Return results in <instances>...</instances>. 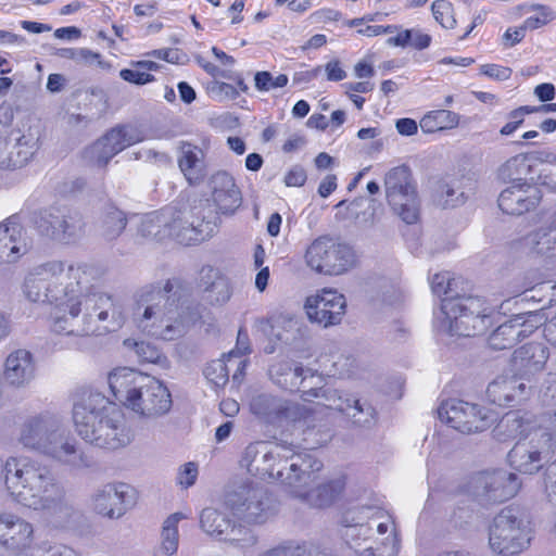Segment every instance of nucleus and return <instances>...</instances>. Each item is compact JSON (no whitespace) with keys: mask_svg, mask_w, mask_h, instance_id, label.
<instances>
[{"mask_svg":"<svg viewBox=\"0 0 556 556\" xmlns=\"http://www.w3.org/2000/svg\"><path fill=\"white\" fill-rule=\"evenodd\" d=\"M178 280H168L163 289L150 291L138 303L134 318L142 332L164 341L176 340L185 334L188 307H185V301L178 303Z\"/></svg>","mask_w":556,"mask_h":556,"instance_id":"nucleus-8","label":"nucleus"},{"mask_svg":"<svg viewBox=\"0 0 556 556\" xmlns=\"http://www.w3.org/2000/svg\"><path fill=\"white\" fill-rule=\"evenodd\" d=\"M250 352V340L249 336L245 331L241 329L238 332L236 349L230 351L227 354L228 362H233L236 357H241L242 355Z\"/></svg>","mask_w":556,"mask_h":556,"instance_id":"nucleus-62","label":"nucleus"},{"mask_svg":"<svg viewBox=\"0 0 556 556\" xmlns=\"http://www.w3.org/2000/svg\"><path fill=\"white\" fill-rule=\"evenodd\" d=\"M269 376L274 383L289 391L307 390L312 387L308 380L318 379L312 369L295 365L290 361H281L270 366Z\"/></svg>","mask_w":556,"mask_h":556,"instance_id":"nucleus-28","label":"nucleus"},{"mask_svg":"<svg viewBox=\"0 0 556 556\" xmlns=\"http://www.w3.org/2000/svg\"><path fill=\"white\" fill-rule=\"evenodd\" d=\"M184 518L180 513L168 516L162 527L160 549L168 556L177 553L179 545L178 522Z\"/></svg>","mask_w":556,"mask_h":556,"instance_id":"nucleus-48","label":"nucleus"},{"mask_svg":"<svg viewBox=\"0 0 556 556\" xmlns=\"http://www.w3.org/2000/svg\"><path fill=\"white\" fill-rule=\"evenodd\" d=\"M290 452L264 441L253 442L244 448L240 466L252 476L280 481L298 491L314 480L323 463L312 454Z\"/></svg>","mask_w":556,"mask_h":556,"instance_id":"nucleus-4","label":"nucleus"},{"mask_svg":"<svg viewBox=\"0 0 556 556\" xmlns=\"http://www.w3.org/2000/svg\"><path fill=\"white\" fill-rule=\"evenodd\" d=\"M39 149V138L27 132L17 138L0 137V168L14 170L26 166Z\"/></svg>","mask_w":556,"mask_h":556,"instance_id":"nucleus-21","label":"nucleus"},{"mask_svg":"<svg viewBox=\"0 0 556 556\" xmlns=\"http://www.w3.org/2000/svg\"><path fill=\"white\" fill-rule=\"evenodd\" d=\"M212 94L218 97L220 100L229 99L235 100L239 96V91L232 85L222 81H215L210 88Z\"/></svg>","mask_w":556,"mask_h":556,"instance_id":"nucleus-61","label":"nucleus"},{"mask_svg":"<svg viewBox=\"0 0 556 556\" xmlns=\"http://www.w3.org/2000/svg\"><path fill=\"white\" fill-rule=\"evenodd\" d=\"M33 247L26 230L14 219L0 224V263H14Z\"/></svg>","mask_w":556,"mask_h":556,"instance_id":"nucleus-25","label":"nucleus"},{"mask_svg":"<svg viewBox=\"0 0 556 556\" xmlns=\"http://www.w3.org/2000/svg\"><path fill=\"white\" fill-rule=\"evenodd\" d=\"M304 549V544L294 541H285L264 551L258 556H302Z\"/></svg>","mask_w":556,"mask_h":556,"instance_id":"nucleus-56","label":"nucleus"},{"mask_svg":"<svg viewBox=\"0 0 556 556\" xmlns=\"http://www.w3.org/2000/svg\"><path fill=\"white\" fill-rule=\"evenodd\" d=\"M530 172L528 159L523 154H518L507 160L497 170L498 178L504 182L518 184L526 182L525 176Z\"/></svg>","mask_w":556,"mask_h":556,"instance_id":"nucleus-47","label":"nucleus"},{"mask_svg":"<svg viewBox=\"0 0 556 556\" xmlns=\"http://www.w3.org/2000/svg\"><path fill=\"white\" fill-rule=\"evenodd\" d=\"M460 116L448 110H435L427 113L420 119V128L426 134H433L458 126Z\"/></svg>","mask_w":556,"mask_h":556,"instance_id":"nucleus-43","label":"nucleus"},{"mask_svg":"<svg viewBox=\"0 0 556 556\" xmlns=\"http://www.w3.org/2000/svg\"><path fill=\"white\" fill-rule=\"evenodd\" d=\"M34 542L33 525L10 514L0 515V544L9 549L18 551L29 547Z\"/></svg>","mask_w":556,"mask_h":556,"instance_id":"nucleus-27","label":"nucleus"},{"mask_svg":"<svg viewBox=\"0 0 556 556\" xmlns=\"http://www.w3.org/2000/svg\"><path fill=\"white\" fill-rule=\"evenodd\" d=\"M127 225L126 214L113 204H106L102 210L99 231L105 241L116 240Z\"/></svg>","mask_w":556,"mask_h":556,"instance_id":"nucleus-39","label":"nucleus"},{"mask_svg":"<svg viewBox=\"0 0 556 556\" xmlns=\"http://www.w3.org/2000/svg\"><path fill=\"white\" fill-rule=\"evenodd\" d=\"M18 442L59 466L72 471H83L94 466L93 458L85 451L67 427L64 418L43 412L28 417L20 428Z\"/></svg>","mask_w":556,"mask_h":556,"instance_id":"nucleus-2","label":"nucleus"},{"mask_svg":"<svg viewBox=\"0 0 556 556\" xmlns=\"http://www.w3.org/2000/svg\"><path fill=\"white\" fill-rule=\"evenodd\" d=\"M466 195L456 181L438 180L433 187V200L443 207H457L466 202Z\"/></svg>","mask_w":556,"mask_h":556,"instance_id":"nucleus-42","label":"nucleus"},{"mask_svg":"<svg viewBox=\"0 0 556 556\" xmlns=\"http://www.w3.org/2000/svg\"><path fill=\"white\" fill-rule=\"evenodd\" d=\"M542 200V192L535 185L528 182L513 184L498 197V207L509 215H522L534 210Z\"/></svg>","mask_w":556,"mask_h":556,"instance_id":"nucleus-23","label":"nucleus"},{"mask_svg":"<svg viewBox=\"0 0 556 556\" xmlns=\"http://www.w3.org/2000/svg\"><path fill=\"white\" fill-rule=\"evenodd\" d=\"M63 213L64 208L60 207H50L40 211L33 217V224L41 236L56 241L58 233L61 230Z\"/></svg>","mask_w":556,"mask_h":556,"instance_id":"nucleus-40","label":"nucleus"},{"mask_svg":"<svg viewBox=\"0 0 556 556\" xmlns=\"http://www.w3.org/2000/svg\"><path fill=\"white\" fill-rule=\"evenodd\" d=\"M317 472L314 480L306 486L292 489L293 493L299 497H305L312 505L317 507L330 506L343 492L345 488V478L342 475L329 478L319 483L315 489L307 491V488L316 480Z\"/></svg>","mask_w":556,"mask_h":556,"instance_id":"nucleus-35","label":"nucleus"},{"mask_svg":"<svg viewBox=\"0 0 556 556\" xmlns=\"http://www.w3.org/2000/svg\"><path fill=\"white\" fill-rule=\"evenodd\" d=\"M223 539L240 548L251 547L257 542V536L251 529L241 525L236 526L232 523L228 530V533H225Z\"/></svg>","mask_w":556,"mask_h":556,"instance_id":"nucleus-53","label":"nucleus"},{"mask_svg":"<svg viewBox=\"0 0 556 556\" xmlns=\"http://www.w3.org/2000/svg\"><path fill=\"white\" fill-rule=\"evenodd\" d=\"M217 228V216L206 202L190 207L166 206L146 214L139 225L142 238L162 241L175 238L184 244L210 238Z\"/></svg>","mask_w":556,"mask_h":556,"instance_id":"nucleus-5","label":"nucleus"},{"mask_svg":"<svg viewBox=\"0 0 556 556\" xmlns=\"http://www.w3.org/2000/svg\"><path fill=\"white\" fill-rule=\"evenodd\" d=\"M527 114H531L530 105L513 110L507 116L508 122L501 128L500 134L503 136L511 135L523 123Z\"/></svg>","mask_w":556,"mask_h":556,"instance_id":"nucleus-58","label":"nucleus"},{"mask_svg":"<svg viewBox=\"0 0 556 556\" xmlns=\"http://www.w3.org/2000/svg\"><path fill=\"white\" fill-rule=\"evenodd\" d=\"M438 415L441 421L462 433L480 432L489 426L481 407L463 401L443 402L438 408Z\"/></svg>","mask_w":556,"mask_h":556,"instance_id":"nucleus-20","label":"nucleus"},{"mask_svg":"<svg viewBox=\"0 0 556 556\" xmlns=\"http://www.w3.org/2000/svg\"><path fill=\"white\" fill-rule=\"evenodd\" d=\"M199 288L207 293V300L212 304L224 303L230 298L226 279L219 270L212 266H203L198 278Z\"/></svg>","mask_w":556,"mask_h":556,"instance_id":"nucleus-37","label":"nucleus"},{"mask_svg":"<svg viewBox=\"0 0 556 556\" xmlns=\"http://www.w3.org/2000/svg\"><path fill=\"white\" fill-rule=\"evenodd\" d=\"M178 166L190 186L202 184L207 176L205 152L190 142H181L179 147Z\"/></svg>","mask_w":556,"mask_h":556,"instance_id":"nucleus-34","label":"nucleus"},{"mask_svg":"<svg viewBox=\"0 0 556 556\" xmlns=\"http://www.w3.org/2000/svg\"><path fill=\"white\" fill-rule=\"evenodd\" d=\"M343 414L356 426L368 427L375 419L376 412L374 407L351 396Z\"/></svg>","mask_w":556,"mask_h":556,"instance_id":"nucleus-50","label":"nucleus"},{"mask_svg":"<svg viewBox=\"0 0 556 556\" xmlns=\"http://www.w3.org/2000/svg\"><path fill=\"white\" fill-rule=\"evenodd\" d=\"M231 521L228 517L213 507L204 508L200 514V527L208 535L223 539L228 533Z\"/></svg>","mask_w":556,"mask_h":556,"instance_id":"nucleus-45","label":"nucleus"},{"mask_svg":"<svg viewBox=\"0 0 556 556\" xmlns=\"http://www.w3.org/2000/svg\"><path fill=\"white\" fill-rule=\"evenodd\" d=\"M535 329L523 315H516L500 325L489 337L492 350L501 351L515 346L517 342L528 338Z\"/></svg>","mask_w":556,"mask_h":556,"instance_id":"nucleus-31","label":"nucleus"},{"mask_svg":"<svg viewBox=\"0 0 556 556\" xmlns=\"http://www.w3.org/2000/svg\"><path fill=\"white\" fill-rule=\"evenodd\" d=\"M288 76L280 74L274 77L269 72H257L254 76L255 88L260 91H270L275 88H282L288 84Z\"/></svg>","mask_w":556,"mask_h":556,"instance_id":"nucleus-54","label":"nucleus"},{"mask_svg":"<svg viewBox=\"0 0 556 556\" xmlns=\"http://www.w3.org/2000/svg\"><path fill=\"white\" fill-rule=\"evenodd\" d=\"M131 66V68H124L119 72L121 78L125 81L141 86L154 80V76L138 67L136 62H132Z\"/></svg>","mask_w":556,"mask_h":556,"instance_id":"nucleus-57","label":"nucleus"},{"mask_svg":"<svg viewBox=\"0 0 556 556\" xmlns=\"http://www.w3.org/2000/svg\"><path fill=\"white\" fill-rule=\"evenodd\" d=\"M306 178L305 169L300 165H295L286 174L285 184L288 187H301L305 184Z\"/></svg>","mask_w":556,"mask_h":556,"instance_id":"nucleus-64","label":"nucleus"},{"mask_svg":"<svg viewBox=\"0 0 556 556\" xmlns=\"http://www.w3.org/2000/svg\"><path fill=\"white\" fill-rule=\"evenodd\" d=\"M36 366L30 352L16 350L5 361L4 379L13 387H24L34 378Z\"/></svg>","mask_w":556,"mask_h":556,"instance_id":"nucleus-36","label":"nucleus"},{"mask_svg":"<svg viewBox=\"0 0 556 556\" xmlns=\"http://www.w3.org/2000/svg\"><path fill=\"white\" fill-rule=\"evenodd\" d=\"M521 380L522 378H519L516 374L514 376H500L495 378L486 389L489 400L502 406L528 399L531 394L532 386Z\"/></svg>","mask_w":556,"mask_h":556,"instance_id":"nucleus-29","label":"nucleus"},{"mask_svg":"<svg viewBox=\"0 0 556 556\" xmlns=\"http://www.w3.org/2000/svg\"><path fill=\"white\" fill-rule=\"evenodd\" d=\"M211 198L216 206V211L212 205L205 201L211 210L218 216V213L224 215L233 214L242 203V194L237 186L235 178L227 172H217L210 178ZM201 202H203L201 200ZM200 201L197 203L199 204ZM219 217H217V223Z\"/></svg>","mask_w":556,"mask_h":556,"instance_id":"nucleus-22","label":"nucleus"},{"mask_svg":"<svg viewBox=\"0 0 556 556\" xmlns=\"http://www.w3.org/2000/svg\"><path fill=\"white\" fill-rule=\"evenodd\" d=\"M123 344L126 349L134 351L140 362L156 364L162 368H168L169 366L167 357L150 342L129 338L124 340Z\"/></svg>","mask_w":556,"mask_h":556,"instance_id":"nucleus-46","label":"nucleus"},{"mask_svg":"<svg viewBox=\"0 0 556 556\" xmlns=\"http://www.w3.org/2000/svg\"><path fill=\"white\" fill-rule=\"evenodd\" d=\"M72 419L77 434L92 446L115 451L132 440L123 412L99 392H84L78 396Z\"/></svg>","mask_w":556,"mask_h":556,"instance_id":"nucleus-3","label":"nucleus"},{"mask_svg":"<svg viewBox=\"0 0 556 556\" xmlns=\"http://www.w3.org/2000/svg\"><path fill=\"white\" fill-rule=\"evenodd\" d=\"M548 356V348L543 343H528L514 352L511 366L519 378L530 382L533 376L544 369Z\"/></svg>","mask_w":556,"mask_h":556,"instance_id":"nucleus-26","label":"nucleus"},{"mask_svg":"<svg viewBox=\"0 0 556 556\" xmlns=\"http://www.w3.org/2000/svg\"><path fill=\"white\" fill-rule=\"evenodd\" d=\"M225 505L235 517L249 525H263L276 514V504L262 484L244 481L227 492Z\"/></svg>","mask_w":556,"mask_h":556,"instance_id":"nucleus-12","label":"nucleus"},{"mask_svg":"<svg viewBox=\"0 0 556 556\" xmlns=\"http://www.w3.org/2000/svg\"><path fill=\"white\" fill-rule=\"evenodd\" d=\"M85 273L80 267L51 261L34 267L26 276L23 292L34 303L61 305L68 298L72 301L81 290Z\"/></svg>","mask_w":556,"mask_h":556,"instance_id":"nucleus-10","label":"nucleus"},{"mask_svg":"<svg viewBox=\"0 0 556 556\" xmlns=\"http://www.w3.org/2000/svg\"><path fill=\"white\" fill-rule=\"evenodd\" d=\"M544 485L547 500L556 505V463L551 464L545 469Z\"/></svg>","mask_w":556,"mask_h":556,"instance_id":"nucleus-60","label":"nucleus"},{"mask_svg":"<svg viewBox=\"0 0 556 556\" xmlns=\"http://www.w3.org/2000/svg\"><path fill=\"white\" fill-rule=\"evenodd\" d=\"M441 312L442 327L452 336L475 337L483 333L490 324L484 302L476 296L443 298Z\"/></svg>","mask_w":556,"mask_h":556,"instance_id":"nucleus-11","label":"nucleus"},{"mask_svg":"<svg viewBox=\"0 0 556 556\" xmlns=\"http://www.w3.org/2000/svg\"><path fill=\"white\" fill-rule=\"evenodd\" d=\"M108 382L115 400L141 418L156 419L172 408L168 388L150 375L121 367L110 372Z\"/></svg>","mask_w":556,"mask_h":556,"instance_id":"nucleus-7","label":"nucleus"},{"mask_svg":"<svg viewBox=\"0 0 556 556\" xmlns=\"http://www.w3.org/2000/svg\"><path fill=\"white\" fill-rule=\"evenodd\" d=\"M531 541L528 522L517 507L503 508L489 529V546L501 556H515L525 551Z\"/></svg>","mask_w":556,"mask_h":556,"instance_id":"nucleus-13","label":"nucleus"},{"mask_svg":"<svg viewBox=\"0 0 556 556\" xmlns=\"http://www.w3.org/2000/svg\"><path fill=\"white\" fill-rule=\"evenodd\" d=\"M451 285H452V280L447 273L435 274L431 280L432 291L438 295H441V294L447 295L451 292ZM445 298H448V296H445Z\"/></svg>","mask_w":556,"mask_h":556,"instance_id":"nucleus-63","label":"nucleus"},{"mask_svg":"<svg viewBox=\"0 0 556 556\" xmlns=\"http://www.w3.org/2000/svg\"><path fill=\"white\" fill-rule=\"evenodd\" d=\"M128 492L126 484H106L97 490L91 497L93 510L104 517L114 519L122 517L125 511V497Z\"/></svg>","mask_w":556,"mask_h":556,"instance_id":"nucleus-33","label":"nucleus"},{"mask_svg":"<svg viewBox=\"0 0 556 556\" xmlns=\"http://www.w3.org/2000/svg\"><path fill=\"white\" fill-rule=\"evenodd\" d=\"M143 140L144 136L137 127L118 125L86 148L84 157L90 164L105 167L116 154Z\"/></svg>","mask_w":556,"mask_h":556,"instance_id":"nucleus-17","label":"nucleus"},{"mask_svg":"<svg viewBox=\"0 0 556 556\" xmlns=\"http://www.w3.org/2000/svg\"><path fill=\"white\" fill-rule=\"evenodd\" d=\"M520 489V481L513 472L504 469L485 470L472 477L469 493L482 506L500 504L514 497Z\"/></svg>","mask_w":556,"mask_h":556,"instance_id":"nucleus-16","label":"nucleus"},{"mask_svg":"<svg viewBox=\"0 0 556 556\" xmlns=\"http://www.w3.org/2000/svg\"><path fill=\"white\" fill-rule=\"evenodd\" d=\"M534 257L556 256V206L545 215L543 223L528 232L520 241Z\"/></svg>","mask_w":556,"mask_h":556,"instance_id":"nucleus-24","label":"nucleus"},{"mask_svg":"<svg viewBox=\"0 0 556 556\" xmlns=\"http://www.w3.org/2000/svg\"><path fill=\"white\" fill-rule=\"evenodd\" d=\"M295 325L296 321L292 315L281 312H275L267 318L257 320V328L261 332L278 340L282 339L285 331H291Z\"/></svg>","mask_w":556,"mask_h":556,"instance_id":"nucleus-44","label":"nucleus"},{"mask_svg":"<svg viewBox=\"0 0 556 556\" xmlns=\"http://www.w3.org/2000/svg\"><path fill=\"white\" fill-rule=\"evenodd\" d=\"M549 459V448L529 443H517L508 453L510 467L520 473L533 475Z\"/></svg>","mask_w":556,"mask_h":556,"instance_id":"nucleus-32","label":"nucleus"},{"mask_svg":"<svg viewBox=\"0 0 556 556\" xmlns=\"http://www.w3.org/2000/svg\"><path fill=\"white\" fill-rule=\"evenodd\" d=\"M533 9L539 11V15L528 17L520 27L515 28V40L513 45L523 39L527 29L540 28L556 18V13L546 5L536 4Z\"/></svg>","mask_w":556,"mask_h":556,"instance_id":"nucleus-49","label":"nucleus"},{"mask_svg":"<svg viewBox=\"0 0 556 556\" xmlns=\"http://www.w3.org/2000/svg\"><path fill=\"white\" fill-rule=\"evenodd\" d=\"M54 54L61 59L73 60L77 64L88 65L94 62H98L100 65L102 64L100 61L101 55L87 48H61Z\"/></svg>","mask_w":556,"mask_h":556,"instance_id":"nucleus-52","label":"nucleus"},{"mask_svg":"<svg viewBox=\"0 0 556 556\" xmlns=\"http://www.w3.org/2000/svg\"><path fill=\"white\" fill-rule=\"evenodd\" d=\"M227 363H229L227 355H224L223 358L212 361L205 367L204 376L215 387H224L228 382L229 367Z\"/></svg>","mask_w":556,"mask_h":556,"instance_id":"nucleus-51","label":"nucleus"},{"mask_svg":"<svg viewBox=\"0 0 556 556\" xmlns=\"http://www.w3.org/2000/svg\"><path fill=\"white\" fill-rule=\"evenodd\" d=\"M383 187L392 212L405 224H416L420 218V199L410 168L400 165L389 169L384 175Z\"/></svg>","mask_w":556,"mask_h":556,"instance_id":"nucleus-14","label":"nucleus"},{"mask_svg":"<svg viewBox=\"0 0 556 556\" xmlns=\"http://www.w3.org/2000/svg\"><path fill=\"white\" fill-rule=\"evenodd\" d=\"M304 308L311 323L328 328L341 324L346 313V299L337 290L324 289L309 295Z\"/></svg>","mask_w":556,"mask_h":556,"instance_id":"nucleus-19","label":"nucleus"},{"mask_svg":"<svg viewBox=\"0 0 556 556\" xmlns=\"http://www.w3.org/2000/svg\"><path fill=\"white\" fill-rule=\"evenodd\" d=\"M2 471L7 490L17 504L43 513L60 527L72 520L75 508L49 466L28 456L9 457L4 464L0 458Z\"/></svg>","mask_w":556,"mask_h":556,"instance_id":"nucleus-1","label":"nucleus"},{"mask_svg":"<svg viewBox=\"0 0 556 556\" xmlns=\"http://www.w3.org/2000/svg\"><path fill=\"white\" fill-rule=\"evenodd\" d=\"M198 477V466L195 463L185 464L177 473V483L184 488L194 484Z\"/></svg>","mask_w":556,"mask_h":556,"instance_id":"nucleus-59","label":"nucleus"},{"mask_svg":"<svg viewBox=\"0 0 556 556\" xmlns=\"http://www.w3.org/2000/svg\"><path fill=\"white\" fill-rule=\"evenodd\" d=\"M68 307L67 315L55 316L52 329L56 333L75 336H102L119 329L125 321L121 306L113 298L96 288L62 304Z\"/></svg>","mask_w":556,"mask_h":556,"instance_id":"nucleus-6","label":"nucleus"},{"mask_svg":"<svg viewBox=\"0 0 556 556\" xmlns=\"http://www.w3.org/2000/svg\"><path fill=\"white\" fill-rule=\"evenodd\" d=\"M536 426L531 412L515 409L502 416L493 429V437L500 442L526 438Z\"/></svg>","mask_w":556,"mask_h":556,"instance_id":"nucleus-30","label":"nucleus"},{"mask_svg":"<svg viewBox=\"0 0 556 556\" xmlns=\"http://www.w3.org/2000/svg\"><path fill=\"white\" fill-rule=\"evenodd\" d=\"M250 410L261 421L269 425L306 419L307 413L305 406L268 393L254 395L250 401Z\"/></svg>","mask_w":556,"mask_h":556,"instance_id":"nucleus-18","label":"nucleus"},{"mask_svg":"<svg viewBox=\"0 0 556 556\" xmlns=\"http://www.w3.org/2000/svg\"><path fill=\"white\" fill-rule=\"evenodd\" d=\"M371 508L348 509L341 518L342 535L358 556H396L400 543L394 522Z\"/></svg>","mask_w":556,"mask_h":556,"instance_id":"nucleus-9","label":"nucleus"},{"mask_svg":"<svg viewBox=\"0 0 556 556\" xmlns=\"http://www.w3.org/2000/svg\"><path fill=\"white\" fill-rule=\"evenodd\" d=\"M304 261L316 274L339 276L356 265V254L349 244L337 242L328 236H320L306 248Z\"/></svg>","mask_w":556,"mask_h":556,"instance_id":"nucleus-15","label":"nucleus"},{"mask_svg":"<svg viewBox=\"0 0 556 556\" xmlns=\"http://www.w3.org/2000/svg\"><path fill=\"white\" fill-rule=\"evenodd\" d=\"M433 17L444 28H453L456 20L453 15V7L446 0H435L431 5Z\"/></svg>","mask_w":556,"mask_h":556,"instance_id":"nucleus-55","label":"nucleus"},{"mask_svg":"<svg viewBox=\"0 0 556 556\" xmlns=\"http://www.w3.org/2000/svg\"><path fill=\"white\" fill-rule=\"evenodd\" d=\"M311 397H315L318 401L313 408L306 407V415L309 412H321V408H327L329 410H336L343 414V412L346 409V404L349 403L351 395H343L338 390L329 387L316 388L312 386L307 390H303V399L305 401H309Z\"/></svg>","mask_w":556,"mask_h":556,"instance_id":"nucleus-38","label":"nucleus"},{"mask_svg":"<svg viewBox=\"0 0 556 556\" xmlns=\"http://www.w3.org/2000/svg\"><path fill=\"white\" fill-rule=\"evenodd\" d=\"M85 222L81 214L74 210L64 208L61 230L56 242L70 244L80 240L85 235Z\"/></svg>","mask_w":556,"mask_h":556,"instance_id":"nucleus-41","label":"nucleus"}]
</instances>
